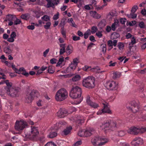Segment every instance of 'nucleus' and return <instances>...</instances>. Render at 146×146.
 <instances>
[{
	"label": "nucleus",
	"mask_w": 146,
	"mask_h": 146,
	"mask_svg": "<svg viewBox=\"0 0 146 146\" xmlns=\"http://www.w3.org/2000/svg\"><path fill=\"white\" fill-rule=\"evenodd\" d=\"M106 31L108 32H109L111 30V27L109 26H106Z\"/></svg>",
	"instance_id": "64"
},
{
	"label": "nucleus",
	"mask_w": 146,
	"mask_h": 146,
	"mask_svg": "<svg viewBox=\"0 0 146 146\" xmlns=\"http://www.w3.org/2000/svg\"><path fill=\"white\" fill-rule=\"evenodd\" d=\"M16 36V34L15 32H12L10 35V37L13 38H15Z\"/></svg>",
	"instance_id": "58"
},
{
	"label": "nucleus",
	"mask_w": 146,
	"mask_h": 146,
	"mask_svg": "<svg viewBox=\"0 0 146 146\" xmlns=\"http://www.w3.org/2000/svg\"><path fill=\"white\" fill-rule=\"evenodd\" d=\"M61 33L62 34V35L63 37L64 38H66V31L64 30L63 28H62L61 29Z\"/></svg>",
	"instance_id": "47"
},
{
	"label": "nucleus",
	"mask_w": 146,
	"mask_h": 146,
	"mask_svg": "<svg viewBox=\"0 0 146 146\" xmlns=\"http://www.w3.org/2000/svg\"><path fill=\"white\" fill-rule=\"evenodd\" d=\"M80 78V76L79 75H76L72 78V80L73 81L76 82L79 80Z\"/></svg>",
	"instance_id": "34"
},
{
	"label": "nucleus",
	"mask_w": 146,
	"mask_h": 146,
	"mask_svg": "<svg viewBox=\"0 0 146 146\" xmlns=\"http://www.w3.org/2000/svg\"><path fill=\"white\" fill-rule=\"evenodd\" d=\"M21 17L23 19L27 20L29 18L30 15L28 13L23 14L21 15Z\"/></svg>",
	"instance_id": "28"
},
{
	"label": "nucleus",
	"mask_w": 146,
	"mask_h": 146,
	"mask_svg": "<svg viewBox=\"0 0 146 146\" xmlns=\"http://www.w3.org/2000/svg\"><path fill=\"white\" fill-rule=\"evenodd\" d=\"M108 139L103 136L94 137L91 139V142L95 146H101L104 145L108 142Z\"/></svg>",
	"instance_id": "3"
},
{
	"label": "nucleus",
	"mask_w": 146,
	"mask_h": 146,
	"mask_svg": "<svg viewBox=\"0 0 146 146\" xmlns=\"http://www.w3.org/2000/svg\"><path fill=\"white\" fill-rule=\"evenodd\" d=\"M119 34L116 32H114L112 34L111 38L112 39H115L119 37Z\"/></svg>",
	"instance_id": "29"
},
{
	"label": "nucleus",
	"mask_w": 146,
	"mask_h": 146,
	"mask_svg": "<svg viewBox=\"0 0 146 146\" xmlns=\"http://www.w3.org/2000/svg\"><path fill=\"white\" fill-rule=\"evenodd\" d=\"M82 144V141L81 140L77 141L74 144V146H78Z\"/></svg>",
	"instance_id": "56"
},
{
	"label": "nucleus",
	"mask_w": 146,
	"mask_h": 146,
	"mask_svg": "<svg viewBox=\"0 0 146 146\" xmlns=\"http://www.w3.org/2000/svg\"><path fill=\"white\" fill-rule=\"evenodd\" d=\"M59 13H57L56 14L54 15L53 17V19L54 20H56L59 18Z\"/></svg>",
	"instance_id": "53"
},
{
	"label": "nucleus",
	"mask_w": 146,
	"mask_h": 146,
	"mask_svg": "<svg viewBox=\"0 0 146 146\" xmlns=\"http://www.w3.org/2000/svg\"><path fill=\"white\" fill-rule=\"evenodd\" d=\"M50 62L52 64L56 63V59L54 58H53L50 60Z\"/></svg>",
	"instance_id": "60"
},
{
	"label": "nucleus",
	"mask_w": 146,
	"mask_h": 146,
	"mask_svg": "<svg viewBox=\"0 0 146 146\" xmlns=\"http://www.w3.org/2000/svg\"><path fill=\"white\" fill-rule=\"evenodd\" d=\"M91 32L92 34L95 33L98 30V29L97 27L96 26H93L91 28Z\"/></svg>",
	"instance_id": "38"
},
{
	"label": "nucleus",
	"mask_w": 146,
	"mask_h": 146,
	"mask_svg": "<svg viewBox=\"0 0 146 146\" xmlns=\"http://www.w3.org/2000/svg\"><path fill=\"white\" fill-rule=\"evenodd\" d=\"M48 72L50 74L53 73L54 72V67L52 66H49L48 70Z\"/></svg>",
	"instance_id": "31"
},
{
	"label": "nucleus",
	"mask_w": 146,
	"mask_h": 146,
	"mask_svg": "<svg viewBox=\"0 0 146 146\" xmlns=\"http://www.w3.org/2000/svg\"><path fill=\"white\" fill-rule=\"evenodd\" d=\"M25 69L23 67L20 68L19 70L18 69V70L17 71L16 73L18 74H21V73L22 72H23L25 71Z\"/></svg>",
	"instance_id": "44"
},
{
	"label": "nucleus",
	"mask_w": 146,
	"mask_h": 146,
	"mask_svg": "<svg viewBox=\"0 0 146 146\" xmlns=\"http://www.w3.org/2000/svg\"><path fill=\"white\" fill-rule=\"evenodd\" d=\"M113 78L115 79L119 77L120 76V73L118 72H115L113 73Z\"/></svg>",
	"instance_id": "41"
},
{
	"label": "nucleus",
	"mask_w": 146,
	"mask_h": 146,
	"mask_svg": "<svg viewBox=\"0 0 146 146\" xmlns=\"http://www.w3.org/2000/svg\"><path fill=\"white\" fill-rule=\"evenodd\" d=\"M49 49L48 48L45 51L43 52V56L44 57H46V56L47 54L48 53V52H49Z\"/></svg>",
	"instance_id": "61"
},
{
	"label": "nucleus",
	"mask_w": 146,
	"mask_h": 146,
	"mask_svg": "<svg viewBox=\"0 0 146 146\" xmlns=\"http://www.w3.org/2000/svg\"><path fill=\"white\" fill-rule=\"evenodd\" d=\"M101 31H98L96 33V35L99 38H101L102 36Z\"/></svg>",
	"instance_id": "46"
},
{
	"label": "nucleus",
	"mask_w": 146,
	"mask_h": 146,
	"mask_svg": "<svg viewBox=\"0 0 146 146\" xmlns=\"http://www.w3.org/2000/svg\"><path fill=\"white\" fill-rule=\"evenodd\" d=\"M103 108L101 110H99L97 112L98 115H100L102 113H108L109 114L112 113L111 111L108 108V104L107 102L103 103Z\"/></svg>",
	"instance_id": "11"
},
{
	"label": "nucleus",
	"mask_w": 146,
	"mask_h": 146,
	"mask_svg": "<svg viewBox=\"0 0 146 146\" xmlns=\"http://www.w3.org/2000/svg\"><path fill=\"white\" fill-rule=\"evenodd\" d=\"M89 39L90 40L93 42H94L96 41V40L95 39L94 37L92 35H91L90 36Z\"/></svg>",
	"instance_id": "63"
},
{
	"label": "nucleus",
	"mask_w": 146,
	"mask_h": 146,
	"mask_svg": "<svg viewBox=\"0 0 146 146\" xmlns=\"http://www.w3.org/2000/svg\"><path fill=\"white\" fill-rule=\"evenodd\" d=\"M72 39L74 41H77L80 39V37L79 36H73Z\"/></svg>",
	"instance_id": "57"
},
{
	"label": "nucleus",
	"mask_w": 146,
	"mask_h": 146,
	"mask_svg": "<svg viewBox=\"0 0 146 146\" xmlns=\"http://www.w3.org/2000/svg\"><path fill=\"white\" fill-rule=\"evenodd\" d=\"M16 20H15L14 21V25H17L21 23V21L19 19H17L16 18Z\"/></svg>",
	"instance_id": "55"
},
{
	"label": "nucleus",
	"mask_w": 146,
	"mask_h": 146,
	"mask_svg": "<svg viewBox=\"0 0 146 146\" xmlns=\"http://www.w3.org/2000/svg\"><path fill=\"white\" fill-rule=\"evenodd\" d=\"M74 121H75L78 125H81L82 123L84 122L85 120L84 118L81 115H79L77 117H74Z\"/></svg>",
	"instance_id": "16"
},
{
	"label": "nucleus",
	"mask_w": 146,
	"mask_h": 146,
	"mask_svg": "<svg viewBox=\"0 0 146 146\" xmlns=\"http://www.w3.org/2000/svg\"><path fill=\"white\" fill-rule=\"evenodd\" d=\"M19 91V89L18 87H14L10 90H7V93L8 95L11 97H15L17 96Z\"/></svg>",
	"instance_id": "12"
},
{
	"label": "nucleus",
	"mask_w": 146,
	"mask_h": 146,
	"mask_svg": "<svg viewBox=\"0 0 146 146\" xmlns=\"http://www.w3.org/2000/svg\"><path fill=\"white\" fill-rule=\"evenodd\" d=\"M139 26L141 28H144L145 26V24L143 22H141L139 23Z\"/></svg>",
	"instance_id": "50"
},
{
	"label": "nucleus",
	"mask_w": 146,
	"mask_h": 146,
	"mask_svg": "<svg viewBox=\"0 0 146 146\" xmlns=\"http://www.w3.org/2000/svg\"><path fill=\"white\" fill-rule=\"evenodd\" d=\"M91 35L90 30L88 29L84 34V37L86 39L88 38L89 36Z\"/></svg>",
	"instance_id": "33"
},
{
	"label": "nucleus",
	"mask_w": 146,
	"mask_h": 146,
	"mask_svg": "<svg viewBox=\"0 0 146 146\" xmlns=\"http://www.w3.org/2000/svg\"><path fill=\"white\" fill-rule=\"evenodd\" d=\"M118 21H117V22L115 21L112 24L111 27V28L112 30L113 31H115L117 27V24H118Z\"/></svg>",
	"instance_id": "30"
},
{
	"label": "nucleus",
	"mask_w": 146,
	"mask_h": 146,
	"mask_svg": "<svg viewBox=\"0 0 146 146\" xmlns=\"http://www.w3.org/2000/svg\"><path fill=\"white\" fill-rule=\"evenodd\" d=\"M3 50L4 52L8 54H11L12 52V51L9 46H7L5 47L4 48Z\"/></svg>",
	"instance_id": "26"
},
{
	"label": "nucleus",
	"mask_w": 146,
	"mask_h": 146,
	"mask_svg": "<svg viewBox=\"0 0 146 146\" xmlns=\"http://www.w3.org/2000/svg\"><path fill=\"white\" fill-rule=\"evenodd\" d=\"M118 83L114 81H109L105 83V86L108 89L110 90H115L117 89Z\"/></svg>",
	"instance_id": "10"
},
{
	"label": "nucleus",
	"mask_w": 146,
	"mask_h": 146,
	"mask_svg": "<svg viewBox=\"0 0 146 146\" xmlns=\"http://www.w3.org/2000/svg\"><path fill=\"white\" fill-rule=\"evenodd\" d=\"M100 126L102 130L105 133L115 131L118 127V125L115 121L110 120L104 121Z\"/></svg>",
	"instance_id": "1"
},
{
	"label": "nucleus",
	"mask_w": 146,
	"mask_h": 146,
	"mask_svg": "<svg viewBox=\"0 0 146 146\" xmlns=\"http://www.w3.org/2000/svg\"><path fill=\"white\" fill-rule=\"evenodd\" d=\"M138 7L137 6H134L132 8L131 10V13H135L137 9H138Z\"/></svg>",
	"instance_id": "45"
},
{
	"label": "nucleus",
	"mask_w": 146,
	"mask_h": 146,
	"mask_svg": "<svg viewBox=\"0 0 146 146\" xmlns=\"http://www.w3.org/2000/svg\"><path fill=\"white\" fill-rule=\"evenodd\" d=\"M5 83L7 85V87L6 88L7 92V90H8V89L10 90L13 87L12 86V84L11 82H9V80H6L5 81Z\"/></svg>",
	"instance_id": "25"
},
{
	"label": "nucleus",
	"mask_w": 146,
	"mask_h": 146,
	"mask_svg": "<svg viewBox=\"0 0 146 146\" xmlns=\"http://www.w3.org/2000/svg\"><path fill=\"white\" fill-rule=\"evenodd\" d=\"M44 146H56L54 143L52 142H49L47 143Z\"/></svg>",
	"instance_id": "49"
},
{
	"label": "nucleus",
	"mask_w": 146,
	"mask_h": 146,
	"mask_svg": "<svg viewBox=\"0 0 146 146\" xmlns=\"http://www.w3.org/2000/svg\"><path fill=\"white\" fill-rule=\"evenodd\" d=\"M138 128L135 127H131L127 130V132L129 133L135 135H137L139 133Z\"/></svg>",
	"instance_id": "15"
},
{
	"label": "nucleus",
	"mask_w": 146,
	"mask_h": 146,
	"mask_svg": "<svg viewBox=\"0 0 146 146\" xmlns=\"http://www.w3.org/2000/svg\"><path fill=\"white\" fill-rule=\"evenodd\" d=\"M16 19V18L14 15L11 14H9L6 16L5 20L7 21H15V20Z\"/></svg>",
	"instance_id": "20"
},
{
	"label": "nucleus",
	"mask_w": 146,
	"mask_h": 146,
	"mask_svg": "<svg viewBox=\"0 0 146 146\" xmlns=\"http://www.w3.org/2000/svg\"><path fill=\"white\" fill-rule=\"evenodd\" d=\"M39 134V131L37 127H31L30 133H29L25 134V137L29 138L32 139H36Z\"/></svg>",
	"instance_id": "6"
},
{
	"label": "nucleus",
	"mask_w": 146,
	"mask_h": 146,
	"mask_svg": "<svg viewBox=\"0 0 146 146\" xmlns=\"http://www.w3.org/2000/svg\"><path fill=\"white\" fill-rule=\"evenodd\" d=\"M108 44L110 47H111L113 48V42L111 40H109L108 42Z\"/></svg>",
	"instance_id": "59"
},
{
	"label": "nucleus",
	"mask_w": 146,
	"mask_h": 146,
	"mask_svg": "<svg viewBox=\"0 0 146 146\" xmlns=\"http://www.w3.org/2000/svg\"><path fill=\"white\" fill-rule=\"evenodd\" d=\"M64 59L63 57H62V58H60L59 59L56 65V66L57 67L60 66V65L62 63V62L64 61Z\"/></svg>",
	"instance_id": "37"
},
{
	"label": "nucleus",
	"mask_w": 146,
	"mask_h": 146,
	"mask_svg": "<svg viewBox=\"0 0 146 146\" xmlns=\"http://www.w3.org/2000/svg\"><path fill=\"white\" fill-rule=\"evenodd\" d=\"M68 96V93L66 89L62 88L56 93L55 96L56 100L59 102L62 101L66 99Z\"/></svg>",
	"instance_id": "4"
},
{
	"label": "nucleus",
	"mask_w": 146,
	"mask_h": 146,
	"mask_svg": "<svg viewBox=\"0 0 146 146\" xmlns=\"http://www.w3.org/2000/svg\"><path fill=\"white\" fill-rule=\"evenodd\" d=\"M65 44H59L60 48V54L62 55L66 52Z\"/></svg>",
	"instance_id": "19"
},
{
	"label": "nucleus",
	"mask_w": 146,
	"mask_h": 146,
	"mask_svg": "<svg viewBox=\"0 0 146 146\" xmlns=\"http://www.w3.org/2000/svg\"><path fill=\"white\" fill-rule=\"evenodd\" d=\"M142 141V139L141 138L139 137H136L133 139L131 143L134 146H138L139 144L141 143Z\"/></svg>",
	"instance_id": "18"
},
{
	"label": "nucleus",
	"mask_w": 146,
	"mask_h": 146,
	"mask_svg": "<svg viewBox=\"0 0 146 146\" xmlns=\"http://www.w3.org/2000/svg\"><path fill=\"white\" fill-rule=\"evenodd\" d=\"M41 19L45 21H50V18L49 16L47 15H44L41 17Z\"/></svg>",
	"instance_id": "35"
},
{
	"label": "nucleus",
	"mask_w": 146,
	"mask_h": 146,
	"mask_svg": "<svg viewBox=\"0 0 146 146\" xmlns=\"http://www.w3.org/2000/svg\"><path fill=\"white\" fill-rule=\"evenodd\" d=\"M37 92L34 90H33L29 94H27L26 97V101L27 103L31 102L36 96Z\"/></svg>",
	"instance_id": "13"
},
{
	"label": "nucleus",
	"mask_w": 146,
	"mask_h": 146,
	"mask_svg": "<svg viewBox=\"0 0 146 146\" xmlns=\"http://www.w3.org/2000/svg\"><path fill=\"white\" fill-rule=\"evenodd\" d=\"M57 115L60 118H62L67 116L68 112L65 109L60 108L57 112Z\"/></svg>",
	"instance_id": "14"
},
{
	"label": "nucleus",
	"mask_w": 146,
	"mask_h": 146,
	"mask_svg": "<svg viewBox=\"0 0 146 146\" xmlns=\"http://www.w3.org/2000/svg\"><path fill=\"white\" fill-rule=\"evenodd\" d=\"M79 62V58H76L73 59V61L72 63L75 64L76 66H77Z\"/></svg>",
	"instance_id": "42"
},
{
	"label": "nucleus",
	"mask_w": 146,
	"mask_h": 146,
	"mask_svg": "<svg viewBox=\"0 0 146 146\" xmlns=\"http://www.w3.org/2000/svg\"><path fill=\"white\" fill-rule=\"evenodd\" d=\"M126 134V132L123 130L120 131L118 132V136L120 137H122L124 136Z\"/></svg>",
	"instance_id": "39"
},
{
	"label": "nucleus",
	"mask_w": 146,
	"mask_h": 146,
	"mask_svg": "<svg viewBox=\"0 0 146 146\" xmlns=\"http://www.w3.org/2000/svg\"><path fill=\"white\" fill-rule=\"evenodd\" d=\"M129 104L130 106H129L128 104H127V108L131 110L133 112H137L139 110L140 108L139 106L135 101H132Z\"/></svg>",
	"instance_id": "9"
},
{
	"label": "nucleus",
	"mask_w": 146,
	"mask_h": 146,
	"mask_svg": "<svg viewBox=\"0 0 146 146\" xmlns=\"http://www.w3.org/2000/svg\"><path fill=\"white\" fill-rule=\"evenodd\" d=\"M82 93L81 89L78 86L73 87L69 94L71 98L76 99L81 97Z\"/></svg>",
	"instance_id": "5"
},
{
	"label": "nucleus",
	"mask_w": 146,
	"mask_h": 146,
	"mask_svg": "<svg viewBox=\"0 0 146 146\" xmlns=\"http://www.w3.org/2000/svg\"><path fill=\"white\" fill-rule=\"evenodd\" d=\"M72 129V127L71 126L67 127L63 130L62 132L63 134L65 135L69 134L70 133Z\"/></svg>",
	"instance_id": "21"
},
{
	"label": "nucleus",
	"mask_w": 146,
	"mask_h": 146,
	"mask_svg": "<svg viewBox=\"0 0 146 146\" xmlns=\"http://www.w3.org/2000/svg\"><path fill=\"white\" fill-rule=\"evenodd\" d=\"M117 46L120 50H121L123 49L124 45L123 42H119L118 43Z\"/></svg>",
	"instance_id": "32"
},
{
	"label": "nucleus",
	"mask_w": 146,
	"mask_h": 146,
	"mask_svg": "<svg viewBox=\"0 0 146 146\" xmlns=\"http://www.w3.org/2000/svg\"><path fill=\"white\" fill-rule=\"evenodd\" d=\"M86 101L87 104L92 108H96L99 106V105L91 101L90 100V97L89 96L87 97Z\"/></svg>",
	"instance_id": "17"
},
{
	"label": "nucleus",
	"mask_w": 146,
	"mask_h": 146,
	"mask_svg": "<svg viewBox=\"0 0 146 146\" xmlns=\"http://www.w3.org/2000/svg\"><path fill=\"white\" fill-rule=\"evenodd\" d=\"M94 132V129L92 128H87L86 130H80L78 133V135L81 137H87L91 136Z\"/></svg>",
	"instance_id": "7"
},
{
	"label": "nucleus",
	"mask_w": 146,
	"mask_h": 146,
	"mask_svg": "<svg viewBox=\"0 0 146 146\" xmlns=\"http://www.w3.org/2000/svg\"><path fill=\"white\" fill-rule=\"evenodd\" d=\"M77 66H76L75 64L71 63V64L70 65L68 68V69H70L72 70H74L76 69Z\"/></svg>",
	"instance_id": "36"
},
{
	"label": "nucleus",
	"mask_w": 146,
	"mask_h": 146,
	"mask_svg": "<svg viewBox=\"0 0 146 146\" xmlns=\"http://www.w3.org/2000/svg\"><path fill=\"white\" fill-rule=\"evenodd\" d=\"M126 21V19L125 18H121L120 20V23L122 24H124Z\"/></svg>",
	"instance_id": "54"
},
{
	"label": "nucleus",
	"mask_w": 146,
	"mask_h": 146,
	"mask_svg": "<svg viewBox=\"0 0 146 146\" xmlns=\"http://www.w3.org/2000/svg\"><path fill=\"white\" fill-rule=\"evenodd\" d=\"M91 68V66L86 65L83 68V69L85 71H88L90 70Z\"/></svg>",
	"instance_id": "52"
},
{
	"label": "nucleus",
	"mask_w": 146,
	"mask_h": 146,
	"mask_svg": "<svg viewBox=\"0 0 146 146\" xmlns=\"http://www.w3.org/2000/svg\"><path fill=\"white\" fill-rule=\"evenodd\" d=\"M139 133H143L146 131V127H141V128H138Z\"/></svg>",
	"instance_id": "43"
},
{
	"label": "nucleus",
	"mask_w": 146,
	"mask_h": 146,
	"mask_svg": "<svg viewBox=\"0 0 146 146\" xmlns=\"http://www.w3.org/2000/svg\"><path fill=\"white\" fill-rule=\"evenodd\" d=\"M92 15L94 18L95 19H99L101 17L100 15L97 13L96 11H92Z\"/></svg>",
	"instance_id": "27"
},
{
	"label": "nucleus",
	"mask_w": 146,
	"mask_h": 146,
	"mask_svg": "<svg viewBox=\"0 0 146 146\" xmlns=\"http://www.w3.org/2000/svg\"><path fill=\"white\" fill-rule=\"evenodd\" d=\"M82 85L87 88H93L95 86L94 78L92 76L85 78L82 81Z\"/></svg>",
	"instance_id": "2"
},
{
	"label": "nucleus",
	"mask_w": 146,
	"mask_h": 146,
	"mask_svg": "<svg viewBox=\"0 0 146 146\" xmlns=\"http://www.w3.org/2000/svg\"><path fill=\"white\" fill-rule=\"evenodd\" d=\"M117 64V63L115 62H112V61H110L109 62V66H115L116 64Z\"/></svg>",
	"instance_id": "62"
},
{
	"label": "nucleus",
	"mask_w": 146,
	"mask_h": 146,
	"mask_svg": "<svg viewBox=\"0 0 146 146\" xmlns=\"http://www.w3.org/2000/svg\"><path fill=\"white\" fill-rule=\"evenodd\" d=\"M47 2V6L48 8H50L54 6V5H57V3H55L54 4L52 2V0H45Z\"/></svg>",
	"instance_id": "23"
},
{
	"label": "nucleus",
	"mask_w": 146,
	"mask_h": 146,
	"mask_svg": "<svg viewBox=\"0 0 146 146\" xmlns=\"http://www.w3.org/2000/svg\"><path fill=\"white\" fill-rule=\"evenodd\" d=\"M32 24H33V25L35 24V23H32ZM35 26L34 25H29L27 27V28L28 29L31 30H33L34 29H35Z\"/></svg>",
	"instance_id": "51"
},
{
	"label": "nucleus",
	"mask_w": 146,
	"mask_h": 146,
	"mask_svg": "<svg viewBox=\"0 0 146 146\" xmlns=\"http://www.w3.org/2000/svg\"><path fill=\"white\" fill-rule=\"evenodd\" d=\"M27 125V122L23 120L17 121L15 124V128L16 130L20 131L23 129Z\"/></svg>",
	"instance_id": "8"
},
{
	"label": "nucleus",
	"mask_w": 146,
	"mask_h": 146,
	"mask_svg": "<svg viewBox=\"0 0 146 146\" xmlns=\"http://www.w3.org/2000/svg\"><path fill=\"white\" fill-rule=\"evenodd\" d=\"M57 135V133L54 131L52 130L50 132L49 135L48 136L50 138H53L56 136Z\"/></svg>",
	"instance_id": "24"
},
{
	"label": "nucleus",
	"mask_w": 146,
	"mask_h": 146,
	"mask_svg": "<svg viewBox=\"0 0 146 146\" xmlns=\"http://www.w3.org/2000/svg\"><path fill=\"white\" fill-rule=\"evenodd\" d=\"M73 48L71 45H68L66 50V52L68 55L71 54L72 52Z\"/></svg>",
	"instance_id": "22"
},
{
	"label": "nucleus",
	"mask_w": 146,
	"mask_h": 146,
	"mask_svg": "<svg viewBox=\"0 0 146 146\" xmlns=\"http://www.w3.org/2000/svg\"><path fill=\"white\" fill-rule=\"evenodd\" d=\"M51 25V23L50 22H48L46 23V25H44V27L46 29H48L50 28Z\"/></svg>",
	"instance_id": "40"
},
{
	"label": "nucleus",
	"mask_w": 146,
	"mask_h": 146,
	"mask_svg": "<svg viewBox=\"0 0 146 146\" xmlns=\"http://www.w3.org/2000/svg\"><path fill=\"white\" fill-rule=\"evenodd\" d=\"M136 43L135 38L133 36L131 38V44L132 45H133Z\"/></svg>",
	"instance_id": "48"
}]
</instances>
